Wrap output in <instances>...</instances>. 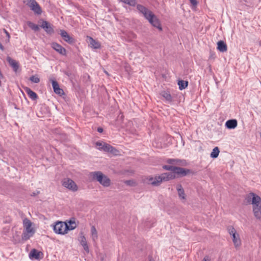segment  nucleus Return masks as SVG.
Segmentation results:
<instances>
[{"mask_svg": "<svg viewBox=\"0 0 261 261\" xmlns=\"http://www.w3.org/2000/svg\"><path fill=\"white\" fill-rule=\"evenodd\" d=\"M3 152V149L2 147H1V146L0 145V154L2 153Z\"/></svg>", "mask_w": 261, "mask_h": 261, "instance_id": "obj_49", "label": "nucleus"}, {"mask_svg": "<svg viewBox=\"0 0 261 261\" xmlns=\"http://www.w3.org/2000/svg\"><path fill=\"white\" fill-rule=\"evenodd\" d=\"M51 47L57 53L62 56L66 55V50L59 43L54 42L51 43Z\"/></svg>", "mask_w": 261, "mask_h": 261, "instance_id": "obj_12", "label": "nucleus"}, {"mask_svg": "<svg viewBox=\"0 0 261 261\" xmlns=\"http://www.w3.org/2000/svg\"><path fill=\"white\" fill-rule=\"evenodd\" d=\"M225 125L228 129H234L238 125V121L236 119H229L225 122Z\"/></svg>", "mask_w": 261, "mask_h": 261, "instance_id": "obj_20", "label": "nucleus"}, {"mask_svg": "<svg viewBox=\"0 0 261 261\" xmlns=\"http://www.w3.org/2000/svg\"><path fill=\"white\" fill-rule=\"evenodd\" d=\"M35 233L28 232V231H23L21 239L23 241H27L29 240L31 237H32Z\"/></svg>", "mask_w": 261, "mask_h": 261, "instance_id": "obj_28", "label": "nucleus"}, {"mask_svg": "<svg viewBox=\"0 0 261 261\" xmlns=\"http://www.w3.org/2000/svg\"><path fill=\"white\" fill-rule=\"evenodd\" d=\"M256 196H258L253 193H250L249 194L247 195L245 197V200L246 203L250 204L251 202L253 205V200L254 197H256Z\"/></svg>", "mask_w": 261, "mask_h": 261, "instance_id": "obj_26", "label": "nucleus"}, {"mask_svg": "<svg viewBox=\"0 0 261 261\" xmlns=\"http://www.w3.org/2000/svg\"><path fill=\"white\" fill-rule=\"evenodd\" d=\"M50 81H51L54 91L56 94L60 96L64 94L63 90L60 88L59 85L56 80L50 79Z\"/></svg>", "mask_w": 261, "mask_h": 261, "instance_id": "obj_15", "label": "nucleus"}, {"mask_svg": "<svg viewBox=\"0 0 261 261\" xmlns=\"http://www.w3.org/2000/svg\"><path fill=\"white\" fill-rule=\"evenodd\" d=\"M259 136H260V137L261 138V133H259Z\"/></svg>", "mask_w": 261, "mask_h": 261, "instance_id": "obj_50", "label": "nucleus"}, {"mask_svg": "<svg viewBox=\"0 0 261 261\" xmlns=\"http://www.w3.org/2000/svg\"><path fill=\"white\" fill-rule=\"evenodd\" d=\"M219 152L220 150L218 147H215L211 153L210 156L213 159H216L218 156Z\"/></svg>", "mask_w": 261, "mask_h": 261, "instance_id": "obj_29", "label": "nucleus"}, {"mask_svg": "<svg viewBox=\"0 0 261 261\" xmlns=\"http://www.w3.org/2000/svg\"><path fill=\"white\" fill-rule=\"evenodd\" d=\"M62 185L73 192L76 191L78 189L75 182L70 178L64 179L62 182Z\"/></svg>", "mask_w": 261, "mask_h": 261, "instance_id": "obj_7", "label": "nucleus"}, {"mask_svg": "<svg viewBox=\"0 0 261 261\" xmlns=\"http://www.w3.org/2000/svg\"><path fill=\"white\" fill-rule=\"evenodd\" d=\"M87 241L86 238L84 236L81 237V244L82 245H84V244H87Z\"/></svg>", "mask_w": 261, "mask_h": 261, "instance_id": "obj_41", "label": "nucleus"}, {"mask_svg": "<svg viewBox=\"0 0 261 261\" xmlns=\"http://www.w3.org/2000/svg\"><path fill=\"white\" fill-rule=\"evenodd\" d=\"M111 150L109 152L114 154V155H117L118 152V150L116 149L115 147H113L112 146V149H111Z\"/></svg>", "mask_w": 261, "mask_h": 261, "instance_id": "obj_40", "label": "nucleus"}, {"mask_svg": "<svg viewBox=\"0 0 261 261\" xmlns=\"http://www.w3.org/2000/svg\"><path fill=\"white\" fill-rule=\"evenodd\" d=\"M60 35L63 39L70 44H73L75 43V39L71 37L67 32L64 30H60Z\"/></svg>", "mask_w": 261, "mask_h": 261, "instance_id": "obj_11", "label": "nucleus"}, {"mask_svg": "<svg viewBox=\"0 0 261 261\" xmlns=\"http://www.w3.org/2000/svg\"><path fill=\"white\" fill-rule=\"evenodd\" d=\"M30 80L34 83H38L40 82V79L36 76V75H32L30 77Z\"/></svg>", "mask_w": 261, "mask_h": 261, "instance_id": "obj_36", "label": "nucleus"}, {"mask_svg": "<svg viewBox=\"0 0 261 261\" xmlns=\"http://www.w3.org/2000/svg\"><path fill=\"white\" fill-rule=\"evenodd\" d=\"M90 175L93 180L98 181L104 187H108L111 185V179L101 171L92 172Z\"/></svg>", "mask_w": 261, "mask_h": 261, "instance_id": "obj_2", "label": "nucleus"}, {"mask_svg": "<svg viewBox=\"0 0 261 261\" xmlns=\"http://www.w3.org/2000/svg\"><path fill=\"white\" fill-rule=\"evenodd\" d=\"M91 233H92V235L93 236V237H95L96 238L97 237V230L95 227V226H92L91 227Z\"/></svg>", "mask_w": 261, "mask_h": 261, "instance_id": "obj_37", "label": "nucleus"}, {"mask_svg": "<svg viewBox=\"0 0 261 261\" xmlns=\"http://www.w3.org/2000/svg\"><path fill=\"white\" fill-rule=\"evenodd\" d=\"M148 21L154 28H157L160 31L163 30L159 18L154 15H149Z\"/></svg>", "mask_w": 261, "mask_h": 261, "instance_id": "obj_10", "label": "nucleus"}, {"mask_svg": "<svg viewBox=\"0 0 261 261\" xmlns=\"http://www.w3.org/2000/svg\"><path fill=\"white\" fill-rule=\"evenodd\" d=\"M191 4L194 6H196L197 5V2L196 0H189Z\"/></svg>", "mask_w": 261, "mask_h": 261, "instance_id": "obj_43", "label": "nucleus"}, {"mask_svg": "<svg viewBox=\"0 0 261 261\" xmlns=\"http://www.w3.org/2000/svg\"><path fill=\"white\" fill-rule=\"evenodd\" d=\"M166 162L170 165H176L181 166H185L187 165L186 161L185 160L168 159Z\"/></svg>", "mask_w": 261, "mask_h": 261, "instance_id": "obj_17", "label": "nucleus"}, {"mask_svg": "<svg viewBox=\"0 0 261 261\" xmlns=\"http://www.w3.org/2000/svg\"><path fill=\"white\" fill-rule=\"evenodd\" d=\"M24 90L29 97L32 100H35L38 99V95L35 92L32 90L30 88L25 87L24 88Z\"/></svg>", "mask_w": 261, "mask_h": 261, "instance_id": "obj_22", "label": "nucleus"}, {"mask_svg": "<svg viewBox=\"0 0 261 261\" xmlns=\"http://www.w3.org/2000/svg\"><path fill=\"white\" fill-rule=\"evenodd\" d=\"M149 261H154L153 259H152V257L151 256H149Z\"/></svg>", "mask_w": 261, "mask_h": 261, "instance_id": "obj_48", "label": "nucleus"}, {"mask_svg": "<svg viewBox=\"0 0 261 261\" xmlns=\"http://www.w3.org/2000/svg\"><path fill=\"white\" fill-rule=\"evenodd\" d=\"M137 9L138 11L141 13L147 20L148 19H149V15H152L154 14L152 11L140 4H138L137 5Z\"/></svg>", "mask_w": 261, "mask_h": 261, "instance_id": "obj_9", "label": "nucleus"}, {"mask_svg": "<svg viewBox=\"0 0 261 261\" xmlns=\"http://www.w3.org/2000/svg\"><path fill=\"white\" fill-rule=\"evenodd\" d=\"M217 49L222 53L226 51L227 50V44L224 41H219L217 42Z\"/></svg>", "mask_w": 261, "mask_h": 261, "instance_id": "obj_21", "label": "nucleus"}, {"mask_svg": "<svg viewBox=\"0 0 261 261\" xmlns=\"http://www.w3.org/2000/svg\"><path fill=\"white\" fill-rule=\"evenodd\" d=\"M35 14L37 15H40L42 12V9L40 5L38 4L37 6L34 8V9L32 10Z\"/></svg>", "mask_w": 261, "mask_h": 261, "instance_id": "obj_33", "label": "nucleus"}, {"mask_svg": "<svg viewBox=\"0 0 261 261\" xmlns=\"http://www.w3.org/2000/svg\"><path fill=\"white\" fill-rule=\"evenodd\" d=\"M176 178V176L172 172H166L154 178L151 177L148 179L149 184L153 186H159L163 181H168Z\"/></svg>", "mask_w": 261, "mask_h": 261, "instance_id": "obj_1", "label": "nucleus"}, {"mask_svg": "<svg viewBox=\"0 0 261 261\" xmlns=\"http://www.w3.org/2000/svg\"><path fill=\"white\" fill-rule=\"evenodd\" d=\"M87 41L89 45L94 49H99L101 47L100 43L90 36L87 37Z\"/></svg>", "mask_w": 261, "mask_h": 261, "instance_id": "obj_16", "label": "nucleus"}, {"mask_svg": "<svg viewBox=\"0 0 261 261\" xmlns=\"http://www.w3.org/2000/svg\"><path fill=\"white\" fill-rule=\"evenodd\" d=\"M176 190L177 191L178 195L181 199H186V194L185 191L181 184H178L176 186Z\"/></svg>", "mask_w": 261, "mask_h": 261, "instance_id": "obj_24", "label": "nucleus"}, {"mask_svg": "<svg viewBox=\"0 0 261 261\" xmlns=\"http://www.w3.org/2000/svg\"><path fill=\"white\" fill-rule=\"evenodd\" d=\"M112 149V146L111 145L107 144V143H104L103 146L101 147V148H99V149L102 150L106 152H109L110 151H111Z\"/></svg>", "mask_w": 261, "mask_h": 261, "instance_id": "obj_31", "label": "nucleus"}, {"mask_svg": "<svg viewBox=\"0 0 261 261\" xmlns=\"http://www.w3.org/2000/svg\"><path fill=\"white\" fill-rule=\"evenodd\" d=\"M188 84L189 83L188 81L182 80H178L177 83L178 88L180 90L186 89L188 87Z\"/></svg>", "mask_w": 261, "mask_h": 261, "instance_id": "obj_27", "label": "nucleus"}, {"mask_svg": "<svg viewBox=\"0 0 261 261\" xmlns=\"http://www.w3.org/2000/svg\"><path fill=\"white\" fill-rule=\"evenodd\" d=\"M202 261H210L209 256L207 255L204 256Z\"/></svg>", "mask_w": 261, "mask_h": 261, "instance_id": "obj_45", "label": "nucleus"}, {"mask_svg": "<svg viewBox=\"0 0 261 261\" xmlns=\"http://www.w3.org/2000/svg\"><path fill=\"white\" fill-rule=\"evenodd\" d=\"M53 229L55 233L60 234L67 233V223L61 221L57 222L53 226Z\"/></svg>", "mask_w": 261, "mask_h": 261, "instance_id": "obj_4", "label": "nucleus"}, {"mask_svg": "<svg viewBox=\"0 0 261 261\" xmlns=\"http://www.w3.org/2000/svg\"><path fill=\"white\" fill-rule=\"evenodd\" d=\"M253 212L254 217L258 220L261 219V198L259 196L254 197L253 200Z\"/></svg>", "mask_w": 261, "mask_h": 261, "instance_id": "obj_3", "label": "nucleus"}, {"mask_svg": "<svg viewBox=\"0 0 261 261\" xmlns=\"http://www.w3.org/2000/svg\"><path fill=\"white\" fill-rule=\"evenodd\" d=\"M160 94L168 102H171L172 101V97L169 91H162Z\"/></svg>", "mask_w": 261, "mask_h": 261, "instance_id": "obj_25", "label": "nucleus"}, {"mask_svg": "<svg viewBox=\"0 0 261 261\" xmlns=\"http://www.w3.org/2000/svg\"><path fill=\"white\" fill-rule=\"evenodd\" d=\"M29 257L32 259L39 260L43 257V253L36 249H33L29 253Z\"/></svg>", "mask_w": 261, "mask_h": 261, "instance_id": "obj_13", "label": "nucleus"}, {"mask_svg": "<svg viewBox=\"0 0 261 261\" xmlns=\"http://www.w3.org/2000/svg\"><path fill=\"white\" fill-rule=\"evenodd\" d=\"M68 223H67V229L68 231L69 230H72L74 229L77 225L75 223V219L74 217H72L68 221Z\"/></svg>", "mask_w": 261, "mask_h": 261, "instance_id": "obj_23", "label": "nucleus"}, {"mask_svg": "<svg viewBox=\"0 0 261 261\" xmlns=\"http://www.w3.org/2000/svg\"><path fill=\"white\" fill-rule=\"evenodd\" d=\"M38 3L35 0H29L27 5L30 7V9L32 11L34 8L37 6Z\"/></svg>", "mask_w": 261, "mask_h": 261, "instance_id": "obj_32", "label": "nucleus"}, {"mask_svg": "<svg viewBox=\"0 0 261 261\" xmlns=\"http://www.w3.org/2000/svg\"><path fill=\"white\" fill-rule=\"evenodd\" d=\"M193 173V172L190 169L176 166L174 171V174L175 175L176 174L177 175L176 177H181L186 176L188 174Z\"/></svg>", "mask_w": 261, "mask_h": 261, "instance_id": "obj_6", "label": "nucleus"}, {"mask_svg": "<svg viewBox=\"0 0 261 261\" xmlns=\"http://www.w3.org/2000/svg\"><path fill=\"white\" fill-rule=\"evenodd\" d=\"M23 227L25 228L24 231H28V232L35 233V230L33 228H32V222L28 218H24L23 220Z\"/></svg>", "mask_w": 261, "mask_h": 261, "instance_id": "obj_18", "label": "nucleus"}, {"mask_svg": "<svg viewBox=\"0 0 261 261\" xmlns=\"http://www.w3.org/2000/svg\"><path fill=\"white\" fill-rule=\"evenodd\" d=\"M53 27L52 24L46 20H42V24L40 25V27L43 29L46 33L49 35H51L54 33Z\"/></svg>", "mask_w": 261, "mask_h": 261, "instance_id": "obj_14", "label": "nucleus"}, {"mask_svg": "<svg viewBox=\"0 0 261 261\" xmlns=\"http://www.w3.org/2000/svg\"><path fill=\"white\" fill-rule=\"evenodd\" d=\"M122 2L130 6H135L136 5V0H120Z\"/></svg>", "mask_w": 261, "mask_h": 261, "instance_id": "obj_34", "label": "nucleus"}, {"mask_svg": "<svg viewBox=\"0 0 261 261\" xmlns=\"http://www.w3.org/2000/svg\"><path fill=\"white\" fill-rule=\"evenodd\" d=\"M3 31H4V33L6 34V36L7 37V39L6 40V42H9L10 38V34L9 33V32L5 29H4Z\"/></svg>", "mask_w": 261, "mask_h": 261, "instance_id": "obj_39", "label": "nucleus"}, {"mask_svg": "<svg viewBox=\"0 0 261 261\" xmlns=\"http://www.w3.org/2000/svg\"><path fill=\"white\" fill-rule=\"evenodd\" d=\"M162 167L164 169H165L166 170H168V171H171L172 172V173H174V171L175 170V168L176 166H172V165H163Z\"/></svg>", "mask_w": 261, "mask_h": 261, "instance_id": "obj_35", "label": "nucleus"}, {"mask_svg": "<svg viewBox=\"0 0 261 261\" xmlns=\"http://www.w3.org/2000/svg\"><path fill=\"white\" fill-rule=\"evenodd\" d=\"M39 193H40L39 191L34 192L31 194V196H33V197H35V196H37L38 194H39Z\"/></svg>", "mask_w": 261, "mask_h": 261, "instance_id": "obj_44", "label": "nucleus"}, {"mask_svg": "<svg viewBox=\"0 0 261 261\" xmlns=\"http://www.w3.org/2000/svg\"><path fill=\"white\" fill-rule=\"evenodd\" d=\"M27 24L29 28L36 32L39 31L40 30L39 26L32 22L28 21Z\"/></svg>", "mask_w": 261, "mask_h": 261, "instance_id": "obj_30", "label": "nucleus"}, {"mask_svg": "<svg viewBox=\"0 0 261 261\" xmlns=\"http://www.w3.org/2000/svg\"><path fill=\"white\" fill-rule=\"evenodd\" d=\"M137 9L138 11L141 13L147 20L148 19H149V15H152L154 14L152 11L140 4H138L137 5Z\"/></svg>", "mask_w": 261, "mask_h": 261, "instance_id": "obj_8", "label": "nucleus"}, {"mask_svg": "<svg viewBox=\"0 0 261 261\" xmlns=\"http://www.w3.org/2000/svg\"><path fill=\"white\" fill-rule=\"evenodd\" d=\"M125 183L130 186H135L136 182L133 180H128L125 181Z\"/></svg>", "mask_w": 261, "mask_h": 261, "instance_id": "obj_38", "label": "nucleus"}, {"mask_svg": "<svg viewBox=\"0 0 261 261\" xmlns=\"http://www.w3.org/2000/svg\"><path fill=\"white\" fill-rule=\"evenodd\" d=\"M96 145L97 146H99V147H100V146H101V147H102V146H103V145H102V144L101 142H97L96 143ZM99 148H100V147H99Z\"/></svg>", "mask_w": 261, "mask_h": 261, "instance_id": "obj_46", "label": "nucleus"}, {"mask_svg": "<svg viewBox=\"0 0 261 261\" xmlns=\"http://www.w3.org/2000/svg\"><path fill=\"white\" fill-rule=\"evenodd\" d=\"M7 61L8 62L9 65L12 67L14 71L16 72L19 67L18 62L9 56L7 57Z\"/></svg>", "mask_w": 261, "mask_h": 261, "instance_id": "obj_19", "label": "nucleus"}, {"mask_svg": "<svg viewBox=\"0 0 261 261\" xmlns=\"http://www.w3.org/2000/svg\"><path fill=\"white\" fill-rule=\"evenodd\" d=\"M85 251L87 252V253H89V247L87 245V244H84V245H82Z\"/></svg>", "mask_w": 261, "mask_h": 261, "instance_id": "obj_42", "label": "nucleus"}, {"mask_svg": "<svg viewBox=\"0 0 261 261\" xmlns=\"http://www.w3.org/2000/svg\"><path fill=\"white\" fill-rule=\"evenodd\" d=\"M103 129L102 127H99L97 128V132L101 133L103 132Z\"/></svg>", "mask_w": 261, "mask_h": 261, "instance_id": "obj_47", "label": "nucleus"}, {"mask_svg": "<svg viewBox=\"0 0 261 261\" xmlns=\"http://www.w3.org/2000/svg\"><path fill=\"white\" fill-rule=\"evenodd\" d=\"M228 230L229 234L232 236V241L235 247L240 246L241 244V241L239 234L237 233L236 229L232 226H229Z\"/></svg>", "mask_w": 261, "mask_h": 261, "instance_id": "obj_5", "label": "nucleus"}]
</instances>
